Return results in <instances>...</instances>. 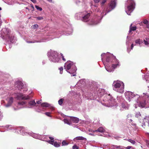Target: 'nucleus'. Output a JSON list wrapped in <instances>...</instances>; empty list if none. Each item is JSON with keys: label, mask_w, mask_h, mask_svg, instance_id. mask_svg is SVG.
Segmentation results:
<instances>
[{"label": "nucleus", "mask_w": 149, "mask_h": 149, "mask_svg": "<svg viewBox=\"0 0 149 149\" xmlns=\"http://www.w3.org/2000/svg\"><path fill=\"white\" fill-rule=\"evenodd\" d=\"M104 55L106 56V61L107 63L112 62L113 63L112 68L108 67V64L107 63H104L105 68L106 70L109 72H111L114 71V69L117 67H119L120 65L119 62L116 58V57L112 54L107 52L106 54L103 53L101 55V56L102 57Z\"/></svg>", "instance_id": "1"}, {"label": "nucleus", "mask_w": 149, "mask_h": 149, "mask_svg": "<svg viewBox=\"0 0 149 149\" xmlns=\"http://www.w3.org/2000/svg\"><path fill=\"white\" fill-rule=\"evenodd\" d=\"M12 96H10L7 98L6 100L7 103L4 105V106L6 108H8L10 107L14 101L13 97L17 100H27L33 97V95L31 94L26 95L23 94L21 93H17L13 94Z\"/></svg>", "instance_id": "2"}, {"label": "nucleus", "mask_w": 149, "mask_h": 149, "mask_svg": "<svg viewBox=\"0 0 149 149\" xmlns=\"http://www.w3.org/2000/svg\"><path fill=\"white\" fill-rule=\"evenodd\" d=\"M64 69L67 72L71 74H72L71 76L76 75L75 72L77 70L76 67L73 62L71 61H68L65 63Z\"/></svg>", "instance_id": "3"}, {"label": "nucleus", "mask_w": 149, "mask_h": 149, "mask_svg": "<svg viewBox=\"0 0 149 149\" xmlns=\"http://www.w3.org/2000/svg\"><path fill=\"white\" fill-rule=\"evenodd\" d=\"M102 102V104L108 107H111L116 105L115 100L112 97L110 94L106 95Z\"/></svg>", "instance_id": "4"}, {"label": "nucleus", "mask_w": 149, "mask_h": 149, "mask_svg": "<svg viewBox=\"0 0 149 149\" xmlns=\"http://www.w3.org/2000/svg\"><path fill=\"white\" fill-rule=\"evenodd\" d=\"M112 85L114 91L121 93L124 92V85L123 82L118 80L114 81Z\"/></svg>", "instance_id": "5"}, {"label": "nucleus", "mask_w": 149, "mask_h": 149, "mask_svg": "<svg viewBox=\"0 0 149 149\" xmlns=\"http://www.w3.org/2000/svg\"><path fill=\"white\" fill-rule=\"evenodd\" d=\"M135 3L133 0H128L125 5V11L129 15L133 11L135 8Z\"/></svg>", "instance_id": "6"}, {"label": "nucleus", "mask_w": 149, "mask_h": 149, "mask_svg": "<svg viewBox=\"0 0 149 149\" xmlns=\"http://www.w3.org/2000/svg\"><path fill=\"white\" fill-rule=\"evenodd\" d=\"M47 56L50 61L55 63L58 62L59 60L58 53L56 52L51 50L47 53Z\"/></svg>", "instance_id": "7"}, {"label": "nucleus", "mask_w": 149, "mask_h": 149, "mask_svg": "<svg viewBox=\"0 0 149 149\" xmlns=\"http://www.w3.org/2000/svg\"><path fill=\"white\" fill-rule=\"evenodd\" d=\"M125 95L126 98L129 101L134 100L137 102L138 99L140 97L139 95L134 94L133 93L129 91L125 92Z\"/></svg>", "instance_id": "8"}, {"label": "nucleus", "mask_w": 149, "mask_h": 149, "mask_svg": "<svg viewBox=\"0 0 149 149\" xmlns=\"http://www.w3.org/2000/svg\"><path fill=\"white\" fill-rule=\"evenodd\" d=\"M18 130H19L21 134L23 135H31L34 138L39 139L40 136L38 134H37L33 133H28L26 132V130L23 127H20L18 128L17 129Z\"/></svg>", "instance_id": "9"}, {"label": "nucleus", "mask_w": 149, "mask_h": 149, "mask_svg": "<svg viewBox=\"0 0 149 149\" xmlns=\"http://www.w3.org/2000/svg\"><path fill=\"white\" fill-rule=\"evenodd\" d=\"M80 18H82L81 19L84 22H87L88 18L90 16L89 13L87 14L86 11L80 13L78 14Z\"/></svg>", "instance_id": "10"}, {"label": "nucleus", "mask_w": 149, "mask_h": 149, "mask_svg": "<svg viewBox=\"0 0 149 149\" xmlns=\"http://www.w3.org/2000/svg\"><path fill=\"white\" fill-rule=\"evenodd\" d=\"M3 39H4L8 41H10L11 42L13 43L15 42L16 38L14 36L7 34L6 36H3Z\"/></svg>", "instance_id": "11"}, {"label": "nucleus", "mask_w": 149, "mask_h": 149, "mask_svg": "<svg viewBox=\"0 0 149 149\" xmlns=\"http://www.w3.org/2000/svg\"><path fill=\"white\" fill-rule=\"evenodd\" d=\"M146 123H147L148 124V125L149 127V116H146L144 117L142 123V126L143 127H144L146 125Z\"/></svg>", "instance_id": "12"}, {"label": "nucleus", "mask_w": 149, "mask_h": 149, "mask_svg": "<svg viewBox=\"0 0 149 149\" xmlns=\"http://www.w3.org/2000/svg\"><path fill=\"white\" fill-rule=\"evenodd\" d=\"M15 86L18 88L19 90H21L23 88V84L21 81H18L15 82Z\"/></svg>", "instance_id": "13"}, {"label": "nucleus", "mask_w": 149, "mask_h": 149, "mask_svg": "<svg viewBox=\"0 0 149 149\" xmlns=\"http://www.w3.org/2000/svg\"><path fill=\"white\" fill-rule=\"evenodd\" d=\"M26 104V102L24 101L19 102H18L17 105V109L14 108V109L15 110H16L19 109L24 107H25V105Z\"/></svg>", "instance_id": "14"}, {"label": "nucleus", "mask_w": 149, "mask_h": 149, "mask_svg": "<svg viewBox=\"0 0 149 149\" xmlns=\"http://www.w3.org/2000/svg\"><path fill=\"white\" fill-rule=\"evenodd\" d=\"M36 103L34 100L30 101L28 103V107L31 108L35 106Z\"/></svg>", "instance_id": "15"}, {"label": "nucleus", "mask_w": 149, "mask_h": 149, "mask_svg": "<svg viewBox=\"0 0 149 149\" xmlns=\"http://www.w3.org/2000/svg\"><path fill=\"white\" fill-rule=\"evenodd\" d=\"M48 142L49 143L53 145L55 147H58L60 146V144L56 142H54V141H48Z\"/></svg>", "instance_id": "16"}, {"label": "nucleus", "mask_w": 149, "mask_h": 149, "mask_svg": "<svg viewBox=\"0 0 149 149\" xmlns=\"http://www.w3.org/2000/svg\"><path fill=\"white\" fill-rule=\"evenodd\" d=\"M122 107L125 109H127L129 107V105L127 102H124L122 104Z\"/></svg>", "instance_id": "17"}, {"label": "nucleus", "mask_w": 149, "mask_h": 149, "mask_svg": "<svg viewBox=\"0 0 149 149\" xmlns=\"http://www.w3.org/2000/svg\"><path fill=\"white\" fill-rule=\"evenodd\" d=\"M70 120L71 121L75 123H77L79 121V119L76 117H70Z\"/></svg>", "instance_id": "18"}, {"label": "nucleus", "mask_w": 149, "mask_h": 149, "mask_svg": "<svg viewBox=\"0 0 149 149\" xmlns=\"http://www.w3.org/2000/svg\"><path fill=\"white\" fill-rule=\"evenodd\" d=\"M116 6V2L115 0L113 1H111L110 4V7L111 9V10L113 9Z\"/></svg>", "instance_id": "19"}, {"label": "nucleus", "mask_w": 149, "mask_h": 149, "mask_svg": "<svg viewBox=\"0 0 149 149\" xmlns=\"http://www.w3.org/2000/svg\"><path fill=\"white\" fill-rule=\"evenodd\" d=\"M104 130L102 127H100L97 130H96L93 131L94 132H104Z\"/></svg>", "instance_id": "20"}, {"label": "nucleus", "mask_w": 149, "mask_h": 149, "mask_svg": "<svg viewBox=\"0 0 149 149\" xmlns=\"http://www.w3.org/2000/svg\"><path fill=\"white\" fill-rule=\"evenodd\" d=\"M132 24L130 26V30L129 31V33H130L132 31H135L136 29V26L132 27Z\"/></svg>", "instance_id": "21"}, {"label": "nucleus", "mask_w": 149, "mask_h": 149, "mask_svg": "<svg viewBox=\"0 0 149 149\" xmlns=\"http://www.w3.org/2000/svg\"><path fill=\"white\" fill-rule=\"evenodd\" d=\"M135 42L136 44H139L140 47L141 46V45L143 43L142 40L140 39H138L135 41Z\"/></svg>", "instance_id": "22"}, {"label": "nucleus", "mask_w": 149, "mask_h": 149, "mask_svg": "<svg viewBox=\"0 0 149 149\" xmlns=\"http://www.w3.org/2000/svg\"><path fill=\"white\" fill-rule=\"evenodd\" d=\"M74 140H86V139L85 138H84L82 136H78L75 137L74 139Z\"/></svg>", "instance_id": "23"}, {"label": "nucleus", "mask_w": 149, "mask_h": 149, "mask_svg": "<svg viewBox=\"0 0 149 149\" xmlns=\"http://www.w3.org/2000/svg\"><path fill=\"white\" fill-rule=\"evenodd\" d=\"M98 94L99 96L103 95L104 94V90L102 89L99 90Z\"/></svg>", "instance_id": "24"}, {"label": "nucleus", "mask_w": 149, "mask_h": 149, "mask_svg": "<svg viewBox=\"0 0 149 149\" xmlns=\"http://www.w3.org/2000/svg\"><path fill=\"white\" fill-rule=\"evenodd\" d=\"M41 106L42 107H48L49 106V105L47 103L45 102L41 104Z\"/></svg>", "instance_id": "25"}, {"label": "nucleus", "mask_w": 149, "mask_h": 149, "mask_svg": "<svg viewBox=\"0 0 149 149\" xmlns=\"http://www.w3.org/2000/svg\"><path fill=\"white\" fill-rule=\"evenodd\" d=\"M92 8H93V10H95L97 12H99V10L98 8H97V6H93L92 7Z\"/></svg>", "instance_id": "26"}, {"label": "nucleus", "mask_w": 149, "mask_h": 149, "mask_svg": "<svg viewBox=\"0 0 149 149\" xmlns=\"http://www.w3.org/2000/svg\"><path fill=\"white\" fill-rule=\"evenodd\" d=\"M146 104L145 102H140L139 104V106L143 108L145 107Z\"/></svg>", "instance_id": "27"}, {"label": "nucleus", "mask_w": 149, "mask_h": 149, "mask_svg": "<svg viewBox=\"0 0 149 149\" xmlns=\"http://www.w3.org/2000/svg\"><path fill=\"white\" fill-rule=\"evenodd\" d=\"M64 122L65 123H66L69 125H70L71 124V122L69 121L68 119H64L63 120Z\"/></svg>", "instance_id": "28"}, {"label": "nucleus", "mask_w": 149, "mask_h": 149, "mask_svg": "<svg viewBox=\"0 0 149 149\" xmlns=\"http://www.w3.org/2000/svg\"><path fill=\"white\" fill-rule=\"evenodd\" d=\"M127 140L129 142H130L132 144H135L136 142L134 140H132V139H127Z\"/></svg>", "instance_id": "29"}, {"label": "nucleus", "mask_w": 149, "mask_h": 149, "mask_svg": "<svg viewBox=\"0 0 149 149\" xmlns=\"http://www.w3.org/2000/svg\"><path fill=\"white\" fill-rule=\"evenodd\" d=\"M141 114L139 112H137L136 113L135 116L136 117L138 118H139V117L141 116Z\"/></svg>", "instance_id": "30"}, {"label": "nucleus", "mask_w": 149, "mask_h": 149, "mask_svg": "<svg viewBox=\"0 0 149 149\" xmlns=\"http://www.w3.org/2000/svg\"><path fill=\"white\" fill-rule=\"evenodd\" d=\"M100 22V21H98L96 22H95L93 21H92L91 22V23L90 24L91 25H95L97 24L98 23Z\"/></svg>", "instance_id": "31"}, {"label": "nucleus", "mask_w": 149, "mask_h": 149, "mask_svg": "<svg viewBox=\"0 0 149 149\" xmlns=\"http://www.w3.org/2000/svg\"><path fill=\"white\" fill-rule=\"evenodd\" d=\"M46 41L45 40H42V41H38L35 42H46ZM27 42L28 43H34L35 42L28 41V42Z\"/></svg>", "instance_id": "32"}, {"label": "nucleus", "mask_w": 149, "mask_h": 149, "mask_svg": "<svg viewBox=\"0 0 149 149\" xmlns=\"http://www.w3.org/2000/svg\"><path fill=\"white\" fill-rule=\"evenodd\" d=\"M35 7L37 10H40V11H41L42 10V8L39 7V6H35Z\"/></svg>", "instance_id": "33"}, {"label": "nucleus", "mask_w": 149, "mask_h": 149, "mask_svg": "<svg viewBox=\"0 0 149 149\" xmlns=\"http://www.w3.org/2000/svg\"><path fill=\"white\" fill-rule=\"evenodd\" d=\"M62 144L63 146H66L68 144V143H67L65 141H63L62 142Z\"/></svg>", "instance_id": "34"}, {"label": "nucleus", "mask_w": 149, "mask_h": 149, "mask_svg": "<svg viewBox=\"0 0 149 149\" xmlns=\"http://www.w3.org/2000/svg\"><path fill=\"white\" fill-rule=\"evenodd\" d=\"M63 102V99H61L60 100H59L58 102V104L59 105H61L62 104Z\"/></svg>", "instance_id": "35"}, {"label": "nucleus", "mask_w": 149, "mask_h": 149, "mask_svg": "<svg viewBox=\"0 0 149 149\" xmlns=\"http://www.w3.org/2000/svg\"><path fill=\"white\" fill-rule=\"evenodd\" d=\"M38 27V25L37 24H34L33 25V29H36Z\"/></svg>", "instance_id": "36"}, {"label": "nucleus", "mask_w": 149, "mask_h": 149, "mask_svg": "<svg viewBox=\"0 0 149 149\" xmlns=\"http://www.w3.org/2000/svg\"><path fill=\"white\" fill-rule=\"evenodd\" d=\"M143 42H144L145 44L146 45H148L149 44V42L148 41L145 40H143Z\"/></svg>", "instance_id": "37"}, {"label": "nucleus", "mask_w": 149, "mask_h": 149, "mask_svg": "<svg viewBox=\"0 0 149 149\" xmlns=\"http://www.w3.org/2000/svg\"><path fill=\"white\" fill-rule=\"evenodd\" d=\"M143 22V23L146 24H147L148 23V21L146 19L144 20Z\"/></svg>", "instance_id": "38"}, {"label": "nucleus", "mask_w": 149, "mask_h": 149, "mask_svg": "<svg viewBox=\"0 0 149 149\" xmlns=\"http://www.w3.org/2000/svg\"><path fill=\"white\" fill-rule=\"evenodd\" d=\"M78 147L76 145H74L72 147L73 149H78Z\"/></svg>", "instance_id": "39"}, {"label": "nucleus", "mask_w": 149, "mask_h": 149, "mask_svg": "<svg viewBox=\"0 0 149 149\" xmlns=\"http://www.w3.org/2000/svg\"><path fill=\"white\" fill-rule=\"evenodd\" d=\"M120 146H117L116 145L113 146V148H120Z\"/></svg>", "instance_id": "40"}, {"label": "nucleus", "mask_w": 149, "mask_h": 149, "mask_svg": "<svg viewBox=\"0 0 149 149\" xmlns=\"http://www.w3.org/2000/svg\"><path fill=\"white\" fill-rule=\"evenodd\" d=\"M131 148L130 146H128L126 147H124L123 148H121V149H130Z\"/></svg>", "instance_id": "41"}, {"label": "nucleus", "mask_w": 149, "mask_h": 149, "mask_svg": "<svg viewBox=\"0 0 149 149\" xmlns=\"http://www.w3.org/2000/svg\"><path fill=\"white\" fill-rule=\"evenodd\" d=\"M45 114L47 116H50V113L49 112H46L45 113Z\"/></svg>", "instance_id": "42"}, {"label": "nucleus", "mask_w": 149, "mask_h": 149, "mask_svg": "<svg viewBox=\"0 0 149 149\" xmlns=\"http://www.w3.org/2000/svg\"><path fill=\"white\" fill-rule=\"evenodd\" d=\"M148 75H146L144 77V78L145 79L146 81H148L149 80L148 79H149V78H148V79H146V78L147 77Z\"/></svg>", "instance_id": "43"}, {"label": "nucleus", "mask_w": 149, "mask_h": 149, "mask_svg": "<svg viewBox=\"0 0 149 149\" xmlns=\"http://www.w3.org/2000/svg\"><path fill=\"white\" fill-rule=\"evenodd\" d=\"M107 0H103L101 3V4L102 5H104V3L106 2Z\"/></svg>", "instance_id": "44"}, {"label": "nucleus", "mask_w": 149, "mask_h": 149, "mask_svg": "<svg viewBox=\"0 0 149 149\" xmlns=\"http://www.w3.org/2000/svg\"><path fill=\"white\" fill-rule=\"evenodd\" d=\"M38 20H42L43 19V18L42 17H37Z\"/></svg>", "instance_id": "45"}, {"label": "nucleus", "mask_w": 149, "mask_h": 149, "mask_svg": "<svg viewBox=\"0 0 149 149\" xmlns=\"http://www.w3.org/2000/svg\"><path fill=\"white\" fill-rule=\"evenodd\" d=\"M42 100H38L36 101V103L38 104H40L42 102Z\"/></svg>", "instance_id": "46"}, {"label": "nucleus", "mask_w": 149, "mask_h": 149, "mask_svg": "<svg viewBox=\"0 0 149 149\" xmlns=\"http://www.w3.org/2000/svg\"><path fill=\"white\" fill-rule=\"evenodd\" d=\"M61 56H62V60L63 61H65V59L64 58V56H63V54H61Z\"/></svg>", "instance_id": "47"}, {"label": "nucleus", "mask_w": 149, "mask_h": 149, "mask_svg": "<svg viewBox=\"0 0 149 149\" xmlns=\"http://www.w3.org/2000/svg\"><path fill=\"white\" fill-rule=\"evenodd\" d=\"M59 70H60V71H63V67H60L59 68Z\"/></svg>", "instance_id": "48"}, {"label": "nucleus", "mask_w": 149, "mask_h": 149, "mask_svg": "<svg viewBox=\"0 0 149 149\" xmlns=\"http://www.w3.org/2000/svg\"><path fill=\"white\" fill-rule=\"evenodd\" d=\"M96 3H98L100 0H93Z\"/></svg>", "instance_id": "49"}, {"label": "nucleus", "mask_w": 149, "mask_h": 149, "mask_svg": "<svg viewBox=\"0 0 149 149\" xmlns=\"http://www.w3.org/2000/svg\"><path fill=\"white\" fill-rule=\"evenodd\" d=\"M49 138L51 139L50 141H54V138H53L52 137H49Z\"/></svg>", "instance_id": "50"}, {"label": "nucleus", "mask_w": 149, "mask_h": 149, "mask_svg": "<svg viewBox=\"0 0 149 149\" xmlns=\"http://www.w3.org/2000/svg\"><path fill=\"white\" fill-rule=\"evenodd\" d=\"M146 143L147 146L149 147V141H147Z\"/></svg>", "instance_id": "51"}, {"label": "nucleus", "mask_w": 149, "mask_h": 149, "mask_svg": "<svg viewBox=\"0 0 149 149\" xmlns=\"http://www.w3.org/2000/svg\"><path fill=\"white\" fill-rule=\"evenodd\" d=\"M130 43L129 40H127L126 42V44L127 45H128Z\"/></svg>", "instance_id": "52"}, {"label": "nucleus", "mask_w": 149, "mask_h": 149, "mask_svg": "<svg viewBox=\"0 0 149 149\" xmlns=\"http://www.w3.org/2000/svg\"><path fill=\"white\" fill-rule=\"evenodd\" d=\"M146 27L148 28L149 29V24L148 23L147 24H146Z\"/></svg>", "instance_id": "53"}, {"label": "nucleus", "mask_w": 149, "mask_h": 149, "mask_svg": "<svg viewBox=\"0 0 149 149\" xmlns=\"http://www.w3.org/2000/svg\"><path fill=\"white\" fill-rule=\"evenodd\" d=\"M133 47H134L133 44H132L131 45V49H133Z\"/></svg>", "instance_id": "54"}, {"label": "nucleus", "mask_w": 149, "mask_h": 149, "mask_svg": "<svg viewBox=\"0 0 149 149\" xmlns=\"http://www.w3.org/2000/svg\"><path fill=\"white\" fill-rule=\"evenodd\" d=\"M143 22H141L140 23H139V25H140V26H142L143 25Z\"/></svg>", "instance_id": "55"}, {"label": "nucleus", "mask_w": 149, "mask_h": 149, "mask_svg": "<svg viewBox=\"0 0 149 149\" xmlns=\"http://www.w3.org/2000/svg\"><path fill=\"white\" fill-rule=\"evenodd\" d=\"M119 138V137L118 136H115L114 137V138L117 139H118Z\"/></svg>", "instance_id": "56"}, {"label": "nucleus", "mask_w": 149, "mask_h": 149, "mask_svg": "<svg viewBox=\"0 0 149 149\" xmlns=\"http://www.w3.org/2000/svg\"><path fill=\"white\" fill-rule=\"evenodd\" d=\"M63 71H60V74H62L63 73Z\"/></svg>", "instance_id": "57"}, {"label": "nucleus", "mask_w": 149, "mask_h": 149, "mask_svg": "<svg viewBox=\"0 0 149 149\" xmlns=\"http://www.w3.org/2000/svg\"><path fill=\"white\" fill-rule=\"evenodd\" d=\"M143 94H145V95L147 96H148V94H147V93H143Z\"/></svg>", "instance_id": "58"}, {"label": "nucleus", "mask_w": 149, "mask_h": 149, "mask_svg": "<svg viewBox=\"0 0 149 149\" xmlns=\"http://www.w3.org/2000/svg\"><path fill=\"white\" fill-rule=\"evenodd\" d=\"M31 7L33 9H34V7L32 5H31Z\"/></svg>", "instance_id": "59"}, {"label": "nucleus", "mask_w": 149, "mask_h": 149, "mask_svg": "<svg viewBox=\"0 0 149 149\" xmlns=\"http://www.w3.org/2000/svg\"><path fill=\"white\" fill-rule=\"evenodd\" d=\"M111 10H108V11L107 10H106V11H107V13H109V12H110Z\"/></svg>", "instance_id": "60"}, {"label": "nucleus", "mask_w": 149, "mask_h": 149, "mask_svg": "<svg viewBox=\"0 0 149 149\" xmlns=\"http://www.w3.org/2000/svg\"><path fill=\"white\" fill-rule=\"evenodd\" d=\"M99 13H100V15L101 14H102L103 13H104L103 12H102V13H101V12H99Z\"/></svg>", "instance_id": "61"}, {"label": "nucleus", "mask_w": 149, "mask_h": 149, "mask_svg": "<svg viewBox=\"0 0 149 149\" xmlns=\"http://www.w3.org/2000/svg\"><path fill=\"white\" fill-rule=\"evenodd\" d=\"M48 1H49V2H51L52 0H47Z\"/></svg>", "instance_id": "62"}, {"label": "nucleus", "mask_w": 149, "mask_h": 149, "mask_svg": "<svg viewBox=\"0 0 149 149\" xmlns=\"http://www.w3.org/2000/svg\"><path fill=\"white\" fill-rule=\"evenodd\" d=\"M102 17H99L98 19H102Z\"/></svg>", "instance_id": "63"}, {"label": "nucleus", "mask_w": 149, "mask_h": 149, "mask_svg": "<svg viewBox=\"0 0 149 149\" xmlns=\"http://www.w3.org/2000/svg\"><path fill=\"white\" fill-rule=\"evenodd\" d=\"M130 120L131 121V122L133 121V120L131 119Z\"/></svg>", "instance_id": "64"}]
</instances>
